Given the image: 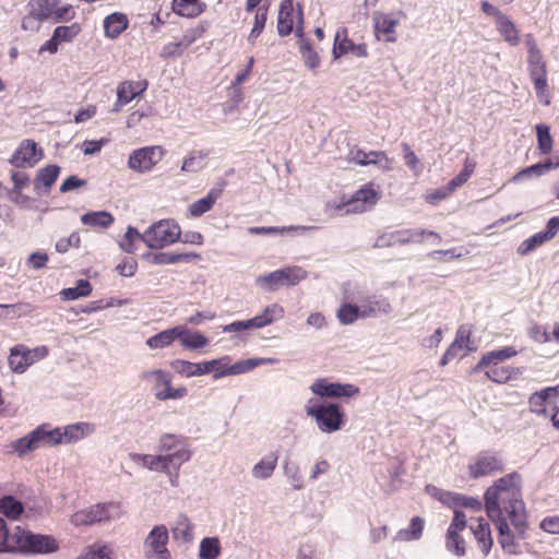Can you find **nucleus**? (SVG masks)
Returning <instances> with one entry per match:
<instances>
[{"instance_id": "1", "label": "nucleus", "mask_w": 559, "mask_h": 559, "mask_svg": "<svg viewBox=\"0 0 559 559\" xmlns=\"http://www.w3.org/2000/svg\"><path fill=\"white\" fill-rule=\"evenodd\" d=\"M484 507L498 532V543L503 551L518 555L515 535L525 539L528 528L521 474L514 471L496 479L484 492Z\"/></svg>"}, {"instance_id": "2", "label": "nucleus", "mask_w": 559, "mask_h": 559, "mask_svg": "<svg viewBox=\"0 0 559 559\" xmlns=\"http://www.w3.org/2000/svg\"><path fill=\"white\" fill-rule=\"evenodd\" d=\"M305 412L323 433L340 431L347 423L344 407L336 402L310 399L305 406Z\"/></svg>"}, {"instance_id": "3", "label": "nucleus", "mask_w": 559, "mask_h": 559, "mask_svg": "<svg viewBox=\"0 0 559 559\" xmlns=\"http://www.w3.org/2000/svg\"><path fill=\"white\" fill-rule=\"evenodd\" d=\"M61 443V427L51 428L50 424H41L27 435L12 441L10 448L19 457H23L41 445L53 447Z\"/></svg>"}, {"instance_id": "4", "label": "nucleus", "mask_w": 559, "mask_h": 559, "mask_svg": "<svg viewBox=\"0 0 559 559\" xmlns=\"http://www.w3.org/2000/svg\"><path fill=\"white\" fill-rule=\"evenodd\" d=\"M58 549L56 539L49 535L34 534L15 526L10 533L8 549L2 552L19 550L24 554H51Z\"/></svg>"}, {"instance_id": "5", "label": "nucleus", "mask_w": 559, "mask_h": 559, "mask_svg": "<svg viewBox=\"0 0 559 559\" xmlns=\"http://www.w3.org/2000/svg\"><path fill=\"white\" fill-rule=\"evenodd\" d=\"M230 356H223L219 358L203 360L200 362H192L185 359H177V373L182 377L191 378L213 373L215 380L222 379L227 376H237V372H230L233 364L230 365Z\"/></svg>"}, {"instance_id": "6", "label": "nucleus", "mask_w": 559, "mask_h": 559, "mask_svg": "<svg viewBox=\"0 0 559 559\" xmlns=\"http://www.w3.org/2000/svg\"><path fill=\"white\" fill-rule=\"evenodd\" d=\"M506 469L504 461L501 454L495 450L479 451L473 463L468 464V474L473 479L502 473Z\"/></svg>"}, {"instance_id": "7", "label": "nucleus", "mask_w": 559, "mask_h": 559, "mask_svg": "<svg viewBox=\"0 0 559 559\" xmlns=\"http://www.w3.org/2000/svg\"><path fill=\"white\" fill-rule=\"evenodd\" d=\"M174 219H160L144 231V245L150 249H162L175 243Z\"/></svg>"}, {"instance_id": "8", "label": "nucleus", "mask_w": 559, "mask_h": 559, "mask_svg": "<svg viewBox=\"0 0 559 559\" xmlns=\"http://www.w3.org/2000/svg\"><path fill=\"white\" fill-rule=\"evenodd\" d=\"M169 535L164 525L154 526L144 540L143 549L148 559H170L166 547Z\"/></svg>"}, {"instance_id": "9", "label": "nucleus", "mask_w": 559, "mask_h": 559, "mask_svg": "<svg viewBox=\"0 0 559 559\" xmlns=\"http://www.w3.org/2000/svg\"><path fill=\"white\" fill-rule=\"evenodd\" d=\"M44 157L43 148L34 140H23L9 163L15 168L34 167Z\"/></svg>"}, {"instance_id": "10", "label": "nucleus", "mask_w": 559, "mask_h": 559, "mask_svg": "<svg viewBox=\"0 0 559 559\" xmlns=\"http://www.w3.org/2000/svg\"><path fill=\"white\" fill-rule=\"evenodd\" d=\"M162 158L158 146H144L134 150L128 159V167L136 173L150 171Z\"/></svg>"}, {"instance_id": "11", "label": "nucleus", "mask_w": 559, "mask_h": 559, "mask_svg": "<svg viewBox=\"0 0 559 559\" xmlns=\"http://www.w3.org/2000/svg\"><path fill=\"white\" fill-rule=\"evenodd\" d=\"M118 506L110 503H98L87 510L79 511L73 514L72 523L75 525H91L95 522L108 521L112 519L114 512H117Z\"/></svg>"}, {"instance_id": "12", "label": "nucleus", "mask_w": 559, "mask_h": 559, "mask_svg": "<svg viewBox=\"0 0 559 559\" xmlns=\"http://www.w3.org/2000/svg\"><path fill=\"white\" fill-rule=\"evenodd\" d=\"M431 490L440 493V496L433 493L436 498H438L443 503L448 502L453 504L455 509L465 508L474 512H479L483 509L485 510L484 500L481 501L478 497L466 496L457 492L443 491L435 486H427V491L429 493H431Z\"/></svg>"}, {"instance_id": "13", "label": "nucleus", "mask_w": 559, "mask_h": 559, "mask_svg": "<svg viewBox=\"0 0 559 559\" xmlns=\"http://www.w3.org/2000/svg\"><path fill=\"white\" fill-rule=\"evenodd\" d=\"M347 53H353L358 58H364L368 56L366 44H355L347 37V28L342 27L338 28L335 34L334 44L332 48V56L333 59L337 60Z\"/></svg>"}, {"instance_id": "14", "label": "nucleus", "mask_w": 559, "mask_h": 559, "mask_svg": "<svg viewBox=\"0 0 559 559\" xmlns=\"http://www.w3.org/2000/svg\"><path fill=\"white\" fill-rule=\"evenodd\" d=\"M423 231H413V229H401L391 233H383L378 236L373 248H388L396 245L404 246L411 242H421Z\"/></svg>"}, {"instance_id": "15", "label": "nucleus", "mask_w": 559, "mask_h": 559, "mask_svg": "<svg viewBox=\"0 0 559 559\" xmlns=\"http://www.w3.org/2000/svg\"><path fill=\"white\" fill-rule=\"evenodd\" d=\"M227 186V181L219 180L203 198L194 201L188 207V214L191 217H200L206 212L211 211L215 202L222 197L224 189Z\"/></svg>"}, {"instance_id": "16", "label": "nucleus", "mask_w": 559, "mask_h": 559, "mask_svg": "<svg viewBox=\"0 0 559 559\" xmlns=\"http://www.w3.org/2000/svg\"><path fill=\"white\" fill-rule=\"evenodd\" d=\"M61 171V167L57 164H49L37 170L33 180L34 192L38 197L46 195L50 192L52 186L57 181Z\"/></svg>"}, {"instance_id": "17", "label": "nucleus", "mask_w": 559, "mask_h": 559, "mask_svg": "<svg viewBox=\"0 0 559 559\" xmlns=\"http://www.w3.org/2000/svg\"><path fill=\"white\" fill-rule=\"evenodd\" d=\"M518 350L513 346H503L483 354L479 361L472 367L469 373L483 372L488 365H500L501 362L516 356Z\"/></svg>"}, {"instance_id": "18", "label": "nucleus", "mask_w": 559, "mask_h": 559, "mask_svg": "<svg viewBox=\"0 0 559 559\" xmlns=\"http://www.w3.org/2000/svg\"><path fill=\"white\" fill-rule=\"evenodd\" d=\"M318 229L317 226H302V225H290V226H252L248 228L250 235L261 236H302L310 230Z\"/></svg>"}, {"instance_id": "19", "label": "nucleus", "mask_w": 559, "mask_h": 559, "mask_svg": "<svg viewBox=\"0 0 559 559\" xmlns=\"http://www.w3.org/2000/svg\"><path fill=\"white\" fill-rule=\"evenodd\" d=\"M142 378L155 381V396L158 400L175 399V390L171 388V376L163 370L142 372Z\"/></svg>"}, {"instance_id": "20", "label": "nucleus", "mask_w": 559, "mask_h": 559, "mask_svg": "<svg viewBox=\"0 0 559 559\" xmlns=\"http://www.w3.org/2000/svg\"><path fill=\"white\" fill-rule=\"evenodd\" d=\"M148 83L146 80L124 81L117 87V100L115 105H128L138 99L146 91Z\"/></svg>"}, {"instance_id": "21", "label": "nucleus", "mask_w": 559, "mask_h": 559, "mask_svg": "<svg viewBox=\"0 0 559 559\" xmlns=\"http://www.w3.org/2000/svg\"><path fill=\"white\" fill-rule=\"evenodd\" d=\"M174 456L175 453H166L158 455L134 454L133 459L134 461L141 462L143 466L147 467L151 471L168 473L170 477L169 480L171 484H174L175 481L170 474V466L173 465Z\"/></svg>"}, {"instance_id": "22", "label": "nucleus", "mask_w": 559, "mask_h": 559, "mask_svg": "<svg viewBox=\"0 0 559 559\" xmlns=\"http://www.w3.org/2000/svg\"><path fill=\"white\" fill-rule=\"evenodd\" d=\"M177 342L186 349L200 350L209 345L210 340L200 331L177 325Z\"/></svg>"}, {"instance_id": "23", "label": "nucleus", "mask_w": 559, "mask_h": 559, "mask_svg": "<svg viewBox=\"0 0 559 559\" xmlns=\"http://www.w3.org/2000/svg\"><path fill=\"white\" fill-rule=\"evenodd\" d=\"M34 361L33 352L24 345H16L11 348L8 362L13 372L23 373Z\"/></svg>"}, {"instance_id": "24", "label": "nucleus", "mask_w": 559, "mask_h": 559, "mask_svg": "<svg viewBox=\"0 0 559 559\" xmlns=\"http://www.w3.org/2000/svg\"><path fill=\"white\" fill-rule=\"evenodd\" d=\"M373 27L376 34L379 36L380 34L385 35V41L393 43L396 38L393 36L395 33V28L399 24V20L390 13L374 12L372 15Z\"/></svg>"}, {"instance_id": "25", "label": "nucleus", "mask_w": 559, "mask_h": 559, "mask_svg": "<svg viewBox=\"0 0 559 559\" xmlns=\"http://www.w3.org/2000/svg\"><path fill=\"white\" fill-rule=\"evenodd\" d=\"M128 26V16L122 12L110 13L103 21L105 36L110 39L119 37Z\"/></svg>"}, {"instance_id": "26", "label": "nucleus", "mask_w": 559, "mask_h": 559, "mask_svg": "<svg viewBox=\"0 0 559 559\" xmlns=\"http://www.w3.org/2000/svg\"><path fill=\"white\" fill-rule=\"evenodd\" d=\"M277 33L281 37L290 35L294 31V1H281L277 14Z\"/></svg>"}, {"instance_id": "27", "label": "nucleus", "mask_w": 559, "mask_h": 559, "mask_svg": "<svg viewBox=\"0 0 559 559\" xmlns=\"http://www.w3.org/2000/svg\"><path fill=\"white\" fill-rule=\"evenodd\" d=\"M483 371L488 380L496 383H506L522 373L520 368L500 365H488Z\"/></svg>"}, {"instance_id": "28", "label": "nucleus", "mask_w": 559, "mask_h": 559, "mask_svg": "<svg viewBox=\"0 0 559 559\" xmlns=\"http://www.w3.org/2000/svg\"><path fill=\"white\" fill-rule=\"evenodd\" d=\"M29 15L38 22L53 21L56 0H29Z\"/></svg>"}, {"instance_id": "29", "label": "nucleus", "mask_w": 559, "mask_h": 559, "mask_svg": "<svg viewBox=\"0 0 559 559\" xmlns=\"http://www.w3.org/2000/svg\"><path fill=\"white\" fill-rule=\"evenodd\" d=\"M471 530L475 536V539L477 540L478 546L480 547L483 555L488 556L493 546V538L489 523L484 519H480L478 524L476 526H472Z\"/></svg>"}, {"instance_id": "30", "label": "nucleus", "mask_w": 559, "mask_h": 559, "mask_svg": "<svg viewBox=\"0 0 559 559\" xmlns=\"http://www.w3.org/2000/svg\"><path fill=\"white\" fill-rule=\"evenodd\" d=\"M471 338V333L465 332L462 328H460L456 332L454 341L450 344V346L447 348L442 357L440 358L439 365L440 366H447L451 360L456 358L464 349L465 342Z\"/></svg>"}, {"instance_id": "31", "label": "nucleus", "mask_w": 559, "mask_h": 559, "mask_svg": "<svg viewBox=\"0 0 559 559\" xmlns=\"http://www.w3.org/2000/svg\"><path fill=\"white\" fill-rule=\"evenodd\" d=\"M424 527L425 520L419 515H415L411 519L407 527L396 533L394 539L403 542L418 540L423 535Z\"/></svg>"}, {"instance_id": "32", "label": "nucleus", "mask_w": 559, "mask_h": 559, "mask_svg": "<svg viewBox=\"0 0 559 559\" xmlns=\"http://www.w3.org/2000/svg\"><path fill=\"white\" fill-rule=\"evenodd\" d=\"M83 225L91 227L108 228L115 222L114 215L105 210L90 211L81 216Z\"/></svg>"}, {"instance_id": "33", "label": "nucleus", "mask_w": 559, "mask_h": 559, "mask_svg": "<svg viewBox=\"0 0 559 559\" xmlns=\"http://www.w3.org/2000/svg\"><path fill=\"white\" fill-rule=\"evenodd\" d=\"M496 26L503 39L511 46H516L520 43L519 31L514 22L507 15H500L496 22Z\"/></svg>"}, {"instance_id": "34", "label": "nucleus", "mask_w": 559, "mask_h": 559, "mask_svg": "<svg viewBox=\"0 0 559 559\" xmlns=\"http://www.w3.org/2000/svg\"><path fill=\"white\" fill-rule=\"evenodd\" d=\"M206 3L201 0H177V16L194 19L206 11Z\"/></svg>"}, {"instance_id": "35", "label": "nucleus", "mask_w": 559, "mask_h": 559, "mask_svg": "<svg viewBox=\"0 0 559 559\" xmlns=\"http://www.w3.org/2000/svg\"><path fill=\"white\" fill-rule=\"evenodd\" d=\"M24 512L23 503L12 495L0 497V514L10 520H17Z\"/></svg>"}, {"instance_id": "36", "label": "nucleus", "mask_w": 559, "mask_h": 559, "mask_svg": "<svg viewBox=\"0 0 559 559\" xmlns=\"http://www.w3.org/2000/svg\"><path fill=\"white\" fill-rule=\"evenodd\" d=\"M278 456L271 452L267 455L263 456L252 468V476L258 479H267L272 476Z\"/></svg>"}, {"instance_id": "37", "label": "nucleus", "mask_w": 559, "mask_h": 559, "mask_svg": "<svg viewBox=\"0 0 559 559\" xmlns=\"http://www.w3.org/2000/svg\"><path fill=\"white\" fill-rule=\"evenodd\" d=\"M91 425L87 423H76L61 428L62 443H72L83 439L91 432Z\"/></svg>"}, {"instance_id": "38", "label": "nucleus", "mask_w": 559, "mask_h": 559, "mask_svg": "<svg viewBox=\"0 0 559 559\" xmlns=\"http://www.w3.org/2000/svg\"><path fill=\"white\" fill-rule=\"evenodd\" d=\"M222 546L216 536H206L201 539L199 547V559H216L219 557Z\"/></svg>"}, {"instance_id": "39", "label": "nucleus", "mask_w": 559, "mask_h": 559, "mask_svg": "<svg viewBox=\"0 0 559 559\" xmlns=\"http://www.w3.org/2000/svg\"><path fill=\"white\" fill-rule=\"evenodd\" d=\"M537 148L542 155H548L554 148V139L550 133V127L546 123L535 126Z\"/></svg>"}, {"instance_id": "40", "label": "nucleus", "mask_w": 559, "mask_h": 559, "mask_svg": "<svg viewBox=\"0 0 559 559\" xmlns=\"http://www.w3.org/2000/svg\"><path fill=\"white\" fill-rule=\"evenodd\" d=\"M391 310L385 299H369L359 306V318L377 317L378 313H388Z\"/></svg>"}, {"instance_id": "41", "label": "nucleus", "mask_w": 559, "mask_h": 559, "mask_svg": "<svg viewBox=\"0 0 559 559\" xmlns=\"http://www.w3.org/2000/svg\"><path fill=\"white\" fill-rule=\"evenodd\" d=\"M91 292V283L85 278H80L76 281L75 286L62 289L60 296L63 300H75L88 296Z\"/></svg>"}, {"instance_id": "42", "label": "nucleus", "mask_w": 559, "mask_h": 559, "mask_svg": "<svg viewBox=\"0 0 559 559\" xmlns=\"http://www.w3.org/2000/svg\"><path fill=\"white\" fill-rule=\"evenodd\" d=\"M207 154L202 151H194L183 158L181 165L182 173L195 174L205 168Z\"/></svg>"}, {"instance_id": "43", "label": "nucleus", "mask_w": 559, "mask_h": 559, "mask_svg": "<svg viewBox=\"0 0 559 559\" xmlns=\"http://www.w3.org/2000/svg\"><path fill=\"white\" fill-rule=\"evenodd\" d=\"M144 233H140L135 227L128 226L122 240L119 242L120 248L128 253H134L139 243H144Z\"/></svg>"}, {"instance_id": "44", "label": "nucleus", "mask_w": 559, "mask_h": 559, "mask_svg": "<svg viewBox=\"0 0 559 559\" xmlns=\"http://www.w3.org/2000/svg\"><path fill=\"white\" fill-rule=\"evenodd\" d=\"M475 167L476 163L466 158L460 173L447 182L448 190L453 193L457 188L462 187L471 178Z\"/></svg>"}, {"instance_id": "45", "label": "nucleus", "mask_w": 559, "mask_h": 559, "mask_svg": "<svg viewBox=\"0 0 559 559\" xmlns=\"http://www.w3.org/2000/svg\"><path fill=\"white\" fill-rule=\"evenodd\" d=\"M284 308L278 304H271L266 306L263 311L255 316L258 322H260L261 329L272 324L274 321L280 320L284 317Z\"/></svg>"}, {"instance_id": "46", "label": "nucleus", "mask_w": 559, "mask_h": 559, "mask_svg": "<svg viewBox=\"0 0 559 559\" xmlns=\"http://www.w3.org/2000/svg\"><path fill=\"white\" fill-rule=\"evenodd\" d=\"M275 361L274 358H260V357H252L247 359H241L233 364V368H230V372H237V374H242L246 372H249L253 370L254 368L262 366V365H269L273 364Z\"/></svg>"}, {"instance_id": "47", "label": "nucleus", "mask_w": 559, "mask_h": 559, "mask_svg": "<svg viewBox=\"0 0 559 559\" xmlns=\"http://www.w3.org/2000/svg\"><path fill=\"white\" fill-rule=\"evenodd\" d=\"M280 273H282L281 278L283 286H295L308 275L307 271L297 265L282 267L280 269Z\"/></svg>"}, {"instance_id": "48", "label": "nucleus", "mask_w": 559, "mask_h": 559, "mask_svg": "<svg viewBox=\"0 0 559 559\" xmlns=\"http://www.w3.org/2000/svg\"><path fill=\"white\" fill-rule=\"evenodd\" d=\"M281 276H282V273H280V269H278L273 272L259 275L255 278V284L264 290L274 292L278 287L283 286Z\"/></svg>"}, {"instance_id": "49", "label": "nucleus", "mask_w": 559, "mask_h": 559, "mask_svg": "<svg viewBox=\"0 0 559 559\" xmlns=\"http://www.w3.org/2000/svg\"><path fill=\"white\" fill-rule=\"evenodd\" d=\"M260 322H258L257 318H250L247 320H236L229 324H225L222 326V331L224 333H242L255 329H261Z\"/></svg>"}, {"instance_id": "50", "label": "nucleus", "mask_w": 559, "mask_h": 559, "mask_svg": "<svg viewBox=\"0 0 559 559\" xmlns=\"http://www.w3.org/2000/svg\"><path fill=\"white\" fill-rule=\"evenodd\" d=\"M267 21V8L260 7L254 15L253 27L248 35V41L254 44L257 38L262 34Z\"/></svg>"}, {"instance_id": "51", "label": "nucleus", "mask_w": 559, "mask_h": 559, "mask_svg": "<svg viewBox=\"0 0 559 559\" xmlns=\"http://www.w3.org/2000/svg\"><path fill=\"white\" fill-rule=\"evenodd\" d=\"M299 51L305 61V64L309 69L313 70L320 66V57L314 50L311 40H304L302 44H299Z\"/></svg>"}, {"instance_id": "52", "label": "nucleus", "mask_w": 559, "mask_h": 559, "mask_svg": "<svg viewBox=\"0 0 559 559\" xmlns=\"http://www.w3.org/2000/svg\"><path fill=\"white\" fill-rule=\"evenodd\" d=\"M342 324H352L359 319V306L350 302H343L336 313Z\"/></svg>"}, {"instance_id": "53", "label": "nucleus", "mask_w": 559, "mask_h": 559, "mask_svg": "<svg viewBox=\"0 0 559 559\" xmlns=\"http://www.w3.org/2000/svg\"><path fill=\"white\" fill-rule=\"evenodd\" d=\"M548 240L543 236L540 231L535 233L525 240H523L516 249L518 254L528 255L535 251L538 247L547 242Z\"/></svg>"}, {"instance_id": "54", "label": "nucleus", "mask_w": 559, "mask_h": 559, "mask_svg": "<svg viewBox=\"0 0 559 559\" xmlns=\"http://www.w3.org/2000/svg\"><path fill=\"white\" fill-rule=\"evenodd\" d=\"M82 27L79 23H72L71 25H59L55 27L52 34L61 43H70L72 39L80 34Z\"/></svg>"}, {"instance_id": "55", "label": "nucleus", "mask_w": 559, "mask_h": 559, "mask_svg": "<svg viewBox=\"0 0 559 559\" xmlns=\"http://www.w3.org/2000/svg\"><path fill=\"white\" fill-rule=\"evenodd\" d=\"M378 199L379 193L370 183L361 186L352 197L353 201L361 202L366 205L376 204Z\"/></svg>"}, {"instance_id": "56", "label": "nucleus", "mask_w": 559, "mask_h": 559, "mask_svg": "<svg viewBox=\"0 0 559 559\" xmlns=\"http://www.w3.org/2000/svg\"><path fill=\"white\" fill-rule=\"evenodd\" d=\"M175 341V328L164 330L147 338L146 344L151 348H163Z\"/></svg>"}, {"instance_id": "57", "label": "nucleus", "mask_w": 559, "mask_h": 559, "mask_svg": "<svg viewBox=\"0 0 559 559\" xmlns=\"http://www.w3.org/2000/svg\"><path fill=\"white\" fill-rule=\"evenodd\" d=\"M445 547L448 551L451 554L463 557L466 554V547H465V540L460 535V533L450 534V532H447L445 534Z\"/></svg>"}, {"instance_id": "58", "label": "nucleus", "mask_w": 559, "mask_h": 559, "mask_svg": "<svg viewBox=\"0 0 559 559\" xmlns=\"http://www.w3.org/2000/svg\"><path fill=\"white\" fill-rule=\"evenodd\" d=\"M360 389L353 383L332 382V397L350 399L358 395Z\"/></svg>"}, {"instance_id": "59", "label": "nucleus", "mask_w": 559, "mask_h": 559, "mask_svg": "<svg viewBox=\"0 0 559 559\" xmlns=\"http://www.w3.org/2000/svg\"><path fill=\"white\" fill-rule=\"evenodd\" d=\"M194 524L185 514L177 515V534L180 532L182 542L191 544L194 539Z\"/></svg>"}, {"instance_id": "60", "label": "nucleus", "mask_w": 559, "mask_h": 559, "mask_svg": "<svg viewBox=\"0 0 559 559\" xmlns=\"http://www.w3.org/2000/svg\"><path fill=\"white\" fill-rule=\"evenodd\" d=\"M209 27H210V23L207 21H201L195 27L188 29L183 36L182 41H180V43L177 41V49L180 46H183V48H187L189 45H191L198 38H200Z\"/></svg>"}, {"instance_id": "61", "label": "nucleus", "mask_w": 559, "mask_h": 559, "mask_svg": "<svg viewBox=\"0 0 559 559\" xmlns=\"http://www.w3.org/2000/svg\"><path fill=\"white\" fill-rule=\"evenodd\" d=\"M311 392L319 397H332V381L319 378L310 386Z\"/></svg>"}, {"instance_id": "62", "label": "nucleus", "mask_w": 559, "mask_h": 559, "mask_svg": "<svg viewBox=\"0 0 559 559\" xmlns=\"http://www.w3.org/2000/svg\"><path fill=\"white\" fill-rule=\"evenodd\" d=\"M283 468H284V473L287 476V478H289L293 481L294 489H297V490L301 489L302 488V477L299 473V467L295 463L286 460L284 462Z\"/></svg>"}, {"instance_id": "63", "label": "nucleus", "mask_w": 559, "mask_h": 559, "mask_svg": "<svg viewBox=\"0 0 559 559\" xmlns=\"http://www.w3.org/2000/svg\"><path fill=\"white\" fill-rule=\"evenodd\" d=\"M538 177H540L538 168H537L536 164H532L530 166L521 168L516 174H514L511 177L510 182L520 183V182L530 180L532 178H538Z\"/></svg>"}, {"instance_id": "64", "label": "nucleus", "mask_w": 559, "mask_h": 559, "mask_svg": "<svg viewBox=\"0 0 559 559\" xmlns=\"http://www.w3.org/2000/svg\"><path fill=\"white\" fill-rule=\"evenodd\" d=\"M75 15V11L71 4L60 5V0H56L53 22H68Z\"/></svg>"}]
</instances>
